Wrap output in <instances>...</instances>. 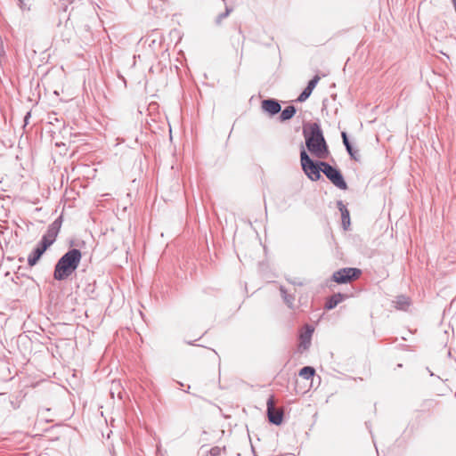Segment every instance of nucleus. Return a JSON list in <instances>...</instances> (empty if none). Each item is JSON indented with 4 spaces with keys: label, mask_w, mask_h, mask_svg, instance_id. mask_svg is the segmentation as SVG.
<instances>
[{
    "label": "nucleus",
    "mask_w": 456,
    "mask_h": 456,
    "mask_svg": "<svg viewBox=\"0 0 456 456\" xmlns=\"http://www.w3.org/2000/svg\"><path fill=\"white\" fill-rule=\"evenodd\" d=\"M322 167V172L325 176L338 189L346 190L347 184L339 169L332 167L327 162H321Z\"/></svg>",
    "instance_id": "obj_4"
},
{
    "label": "nucleus",
    "mask_w": 456,
    "mask_h": 456,
    "mask_svg": "<svg viewBox=\"0 0 456 456\" xmlns=\"http://www.w3.org/2000/svg\"><path fill=\"white\" fill-rule=\"evenodd\" d=\"M314 332V328L310 325H305V330L300 334L299 348L303 350L308 349L311 344V338Z\"/></svg>",
    "instance_id": "obj_11"
},
{
    "label": "nucleus",
    "mask_w": 456,
    "mask_h": 456,
    "mask_svg": "<svg viewBox=\"0 0 456 456\" xmlns=\"http://www.w3.org/2000/svg\"><path fill=\"white\" fill-rule=\"evenodd\" d=\"M30 118V112H28L24 118L25 124H28V120Z\"/></svg>",
    "instance_id": "obj_22"
},
{
    "label": "nucleus",
    "mask_w": 456,
    "mask_h": 456,
    "mask_svg": "<svg viewBox=\"0 0 456 456\" xmlns=\"http://www.w3.org/2000/svg\"><path fill=\"white\" fill-rule=\"evenodd\" d=\"M320 80V77L318 75H315L307 84L306 87L303 90V92L299 94L297 101L299 102H303L306 101L313 90L315 88L316 85L318 84Z\"/></svg>",
    "instance_id": "obj_10"
},
{
    "label": "nucleus",
    "mask_w": 456,
    "mask_h": 456,
    "mask_svg": "<svg viewBox=\"0 0 456 456\" xmlns=\"http://www.w3.org/2000/svg\"><path fill=\"white\" fill-rule=\"evenodd\" d=\"M338 207L339 211L341 212L342 224L345 229H347V226L350 225L349 211L347 210L346 207L343 204L341 200L338 201Z\"/></svg>",
    "instance_id": "obj_13"
},
{
    "label": "nucleus",
    "mask_w": 456,
    "mask_h": 456,
    "mask_svg": "<svg viewBox=\"0 0 456 456\" xmlns=\"http://www.w3.org/2000/svg\"><path fill=\"white\" fill-rule=\"evenodd\" d=\"M48 248L49 247L46 243L40 241L28 257V265L34 266Z\"/></svg>",
    "instance_id": "obj_8"
},
{
    "label": "nucleus",
    "mask_w": 456,
    "mask_h": 456,
    "mask_svg": "<svg viewBox=\"0 0 456 456\" xmlns=\"http://www.w3.org/2000/svg\"><path fill=\"white\" fill-rule=\"evenodd\" d=\"M361 274L362 271L358 268L346 267L335 272L332 280L338 284H344L358 279Z\"/></svg>",
    "instance_id": "obj_5"
},
{
    "label": "nucleus",
    "mask_w": 456,
    "mask_h": 456,
    "mask_svg": "<svg viewBox=\"0 0 456 456\" xmlns=\"http://www.w3.org/2000/svg\"><path fill=\"white\" fill-rule=\"evenodd\" d=\"M296 108L294 105H289L288 107H286L281 113L280 115V119L281 121H287V120H289L290 118H292L294 117V115L296 114Z\"/></svg>",
    "instance_id": "obj_15"
},
{
    "label": "nucleus",
    "mask_w": 456,
    "mask_h": 456,
    "mask_svg": "<svg viewBox=\"0 0 456 456\" xmlns=\"http://www.w3.org/2000/svg\"><path fill=\"white\" fill-rule=\"evenodd\" d=\"M219 451L220 450H219L218 447H215V448L211 449L210 452H211L212 455L216 456V455H217L219 453Z\"/></svg>",
    "instance_id": "obj_21"
},
{
    "label": "nucleus",
    "mask_w": 456,
    "mask_h": 456,
    "mask_svg": "<svg viewBox=\"0 0 456 456\" xmlns=\"http://www.w3.org/2000/svg\"><path fill=\"white\" fill-rule=\"evenodd\" d=\"M345 298V295L341 293L333 294L331 297H330L326 303H325V308L327 310H331L335 308L339 303H341Z\"/></svg>",
    "instance_id": "obj_12"
},
{
    "label": "nucleus",
    "mask_w": 456,
    "mask_h": 456,
    "mask_svg": "<svg viewBox=\"0 0 456 456\" xmlns=\"http://www.w3.org/2000/svg\"><path fill=\"white\" fill-rule=\"evenodd\" d=\"M266 413L270 423L274 425H281L283 420L284 412L281 408L275 406L274 396L271 395L266 402Z\"/></svg>",
    "instance_id": "obj_6"
},
{
    "label": "nucleus",
    "mask_w": 456,
    "mask_h": 456,
    "mask_svg": "<svg viewBox=\"0 0 456 456\" xmlns=\"http://www.w3.org/2000/svg\"><path fill=\"white\" fill-rule=\"evenodd\" d=\"M62 224V216L57 217L49 226L40 241L46 243L48 247L53 244Z\"/></svg>",
    "instance_id": "obj_7"
},
{
    "label": "nucleus",
    "mask_w": 456,
    "mask_h": 456,
    "mask_svg": "<svg viewBox=\"0 0 456 456\" xmlns=\"http://www.w3.org/2000/svg\"><path fill=\"white\" fill-rule=\"evenodd\" d=\"M82 258L81 251L72 248L67 251L54 266L53 278L56 281L68 279L78 267Z\"/></svg>",
    "instance_id": "obj_2"
},
{
    "label": "nucleus",
    "mask_w": 456,
    "mask_h": 456,
    "mask_svg": "<svg viewBox=\"0 0 456 456\" xmlns=\"http://www.w3.org/2000/svg\"><path fill=\"white\" fill-rule=\"evenodd\" d=\"M303 135L307 150L316 158L324 159L329 154V148L322 130L318 123H310L304 126Z\"/></svg>",
    "instance_id": "obj_1"
},
{
    "label": "nucleus",
    "mask_w": 456,
    "mask_h": 456,
    "mask_svg": "<svg viewBox=\"0 0 456 456\" xmlns=\"http://www.w3.org/2000/svg\"><path fill=\"white\" fill-rule=\"evenodd\" d=\"M62 9H63V12H67V10H68V5H65Z\"/></svg>",
    "instance_id": "obj_24"
},
{
    "label": "nucleus",
    "mask_w": 456,
    "mask_h": 456,
    "mask_svg": "<svg viewBox=\"0 0 456 456\" xmlns=\"http://www.w3.org/2000/svg\"><path fill=\"white\" fill-rule=\"evenodd\" d=\"M261 107L264 111L269 113L272 116L278 114L281 109V104L275 99L263 100L261 102Z\"/></svg>",
    "instance_id": "obj_9"
},
{
    "label": "nucleus",
    "mask_w": 456,
    "mask_h": 456,
    "mask_svg": "<svg viewBox=\"0 0 456 456\" xmlns=\"http://www.w3.org/2000/svg\"><path fill=\"white\" fill-rule=\"evenodd\" d=\"M300 161L303 171L310 180L318 181L322 177V161L314 162L305 150L300 152Z\"/></svg>",
    "instance_id": "obj_3"
},
{
    "label": "nucleus",
    "mask_w": 456,
    "mask_h": 456,
    "mask_svg": "<svg viewBox=\"0 0 456 456\" xmlns=\"http://www.w3.org/2000/svg\"><path fill=\"white\" fill-rule=\"evenodd\" d=\"M347 152H348V154L350 155V157H351L353 159H354V160H358L357 151H354V150L353 149V147H352V146H351V150H350V151H347Z\"/></svg>",
    "instance_id": "obj_20"
},
{
    "label": "nucleus",
    "mask_w": 456,
    "mask_h": 456,
    "mask_svg": "<svg viewBox=\"0 0 456 456\" xmlns=\"http://www.w3.org/2000/svg\"><path fill=\"white\" fill-rule=\"evenodd\" d=\"M314 374H315V370H314V368H313L311 366L303 367L299 370V376L305 379H312L314 376Z\"/></svg>",
    "instance_id": "obj_17"
},
{
    "label": "nucleus",
    "mask_w": 456,
    "mask_h": 456,
    "mask_svg": "<svg viewBox=\"0 0 456 456\" xmlns=\"http://www.w3.org/2000/svg\"><path fill=\"white\" fill-rule=\"evenodd\" d=\"M232 8L225 6V12L223 13H220L216 17V23L217 25H219L222 22L223 19L226 18L232 12Z\"/></svg>",
    "instance_id": "obj_18"
},
{
    "label": "nucleus",
    "mask_w": 456,
    "mask_h": 456,
    "mask_svg": "<svg viewBox=\"0 0 456 456\" xmlns=\"http://www.w3.org/2000/svg\"><path fill=\"white\" fill-rule=\"evenodd\" d=\"M395 307L398 310L406 311L411 305L410 298L405 296H398L394 301Z\"/></svg>",
    "instance_id": "obj_14"
},
{
    "label": "nucleus",
    "mask_w": 456,
    "mask_h": 456,
    "mask_svg": "<svg viewBox=\"0 0 456 456\" xmlns=\"http://www.w3.org/2000/svg\"><path fill=\"white\" fill-rule=\"evenodd\" d=\"M341 136H342V139H343V143H344V145H345V147L346 149V151H350L352 145H351V143H350V142L348 140L346 133V132H342L341 133Z\"/></svg>",
    "instance_id": "obj_19"
},
{
    "label": "nucleus",
    "mask_w": 456,
    "mask_h": 456,
    "mask_svg": "<svg viewBox=\"0 0 456 456\" xmlns=\"http://www.w3.org/2000/svg\"><path fill=\"white\" fill-rule=\"evenodd\" d=\"M290 283L294 284V285H298V286H302L303 283L302 282H297V281H289Z\"/></svg>",
    "instance_id": "obj_23"
},
{
    "label": "nucleus",
    "mask_w": 456,
    "mask_h": 456,
    "mask_svg": "<svg viewBox=\"0 0 456 456\" xmlns=\"http://www.w3.org/2000/svg\"><path fill=\"white\" fill-rule=\"evenodd\" d=\"M280 291H281V295L285 304L289 308H293V303L295 301V297L291 294H289L283 286L280 287Z\"/></svg>",
    "instance_id": "obj_16"
}]
</instances>
